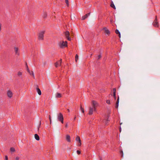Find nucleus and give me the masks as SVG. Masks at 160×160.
I'll list each match as a JSON object with an SVG mask.
<instances>
[{
	"label": "nucleus",
	"instance_id": "obj_21",
	"mask_svg": "<svg viewBox=\"0 0 160 160\" xmlns=\"http://www.w3.org/2000/svg\"><path fill=\"white\" fill-rule=\"evenodd\" d=\"M110 6L111 7L113 8L114 9H116L115 7L112 2Z\"/></svg>",
	"mask_w": 160,
	"mask_h": 160
},
{
	"label": "nucleus",
	"instance_id": "obj_12",
	"mask_svg": "<svg viewBox=\"0 0 160 160\" xmlns=\"http://www.w3.org/2000/svg\"><path fill=\"white\" fill-rule=\"evenodd\" d=\"M36 91L38 93V94L39 95H41V92L40 90V89L38 88V86H37V87L36 88Z\"/></svg>",
	"mask_w": 160,
	"mask_h": 160
},
{
	"label": "nucleus",
	"instance_id": "obj_43",
	"mask_svg": "<svg viewBox=\"0 0 160 160\" xmlns=\"http://www.w3.org/2000/svg\"><path fill=\"white\" fill-rule=\"evenodd\" d=\"M76 118V117H75L74 118V120H75V119Z\"/></svg>",
	"mask_w": 160,
	"mask_h": 160
},
{
	"label": "nucleus",
	"instance_id": "obj_39",
	"mask_svg": "<svg viewBox=\"0 0 160 160\" xmlns=\"http://www.w3.org/2000/svg\"><path fill=\"white\" fill-rule=\"evenodd\" d=\"M1 27H2V24L0 22V32L1 31Z\"/></svg>",
	"mask_w": 160,
	"mask_h": 160
},
{
	"label": "nucleus",
	"instance_id": "obj_26",
	"mask_svg": "<svg viewBox=\"0 0 160 160\" xmlns=\"http://www.w3.org/2000/svg\"><path fill=\"white\" fill-rule=\"evenodd\" d=\"M65 2L67 4V5L68 7L69 6V2L68 0H65Z\"/></svg>",
	"mask_w": 160,
	"mask_h": 160
},
{
	"label": "nucleus",
	"instance_id": "obj_3",
	"mask_svg": "<svg viewBox=\"0 0 160 160\" xmlns=\"http://www.w3.org/2000/svg\"><path fill=\"white\" fill-rule=\"evenodd\" d=\"M45 33V31L43 30L39 32L38 35V39L40 40H43L44 38V34Z\"/></svg>",
	"mask_w": 160,
	"mask_h": 160
},
{
	"label": "nucleus",
	"instance_id": "obj_45",
	"mask_svg": "<svg viewBox=\"0 0 160 160\" xmlns=\"http://www.w3.org/2000/svg\"><path fill=\"white\" fill-rule=\"evenodd\" d=\"M100 160H102V159H100Z\"/></svg>",
	"mask_w": 160,
	"mask_h": 160
},
{
	"label": "nucleus",
	"instance_id": "obj_27",
	"mask_svg": "<svg viewBox=\"0 0 160 160\" xmlns=\"http://www.w3.org/2000/svg\"><path fill=\"white\" fill-rule=\"evenodd\" d=\"M106 102L107 104H110V101L109 100H106Z\"/></svg>",
	"mask_w": 160,
	"mask_h": 160
},
{
	"label": "nucleus",
	"instance_id": "obj_22",
	"mask_svg": "<svg viewBox=\"0 0 160 160\" xmlns=\"http://www.w3.org/2000/svg\"><path fill=\"white\" fill-rule=\"evenodd\" d=\"M10 151L12 152H14L15 151V148L13 147L11 148L10 149Z\"/></svg>",
	"mask_w": 160,
	"mask_h": 160
},
{
	"label": "nucleus",
	"instance_id": "obj_36",
	"mask_svg": "<svg viewBox=\"0 0 160 160\" xmlns=\"http://www.w3.org/2000/svg\"><path fill=\"white\" fill-rule=\"evenodd\" d=\"M120 153L121 154H122V157L123 156V152L122 151H121L120 152Z\"/></svg>",
	"mask_w": 160,
	"mask_h": 160
},
{
	"label": "nucleus",
	"instance_id": "obj_29",
	"mask_svg": "<svg viewBox=\"0 0 160 160\" xmlns=\"http://www.w3.org/2000/svg\"><path fill=\"white\" fill-rule=\"evenodd\" d=\"M101 57V54H99L98 55V60Z\"/></svg>",
	"mask_w": 160,
	"mask_h": 160
},
{
	"label": "nucleus",
	"instance_id": "obj_10",
	"mask_svg": "<svg viewBox=\"0 0 160 160\" xmlns=\"http://www.w3.org/2000/svg\"><path fill=\"white\" fill-rule=\"evenodd\" d=\"M58 118L59 121L63 118V115L62 113H60L58 115Z\"/></svg>",
	"mask_w": 160,
	"mask_h": 160
},
{
	"label": "nucleus",
	"instance_id": "obj_11",
	"mask_svg": "<svg viewBox=\"0 0 160 160\" xmlns=\"http://www.w3.org/2000/svg\"><path fill=\"white\" fill-rule=\"evenodd\" d=\"M66 140L68 142H71V138L70 135H66Z\"/></svg>",
	"mask_w": 160,
	"mask_h": 160
},
{
	"label": "nucleus",
	"instance_id": "obj_33",
	"mask_svg": "<svg viewBox=\"0 0 160 160\" xmlns=\"http://www.w3.org/2000/svg\"><path fill=\"white\" fill-rule=\"evenodd\" d=\"M20 159V158L18 157V156H17L15 158V159L16 160H19Z\"/></svg>",
	"mask_w": 160,
	"mask_h": 160
},
{
	"label": "nucleus",
	"instance_id": "obj_25",
	"mask_svg": "<svg viewBox=\"0 0 160 160\" xmlns=\"http://www.w3.org/2000/svg\"><path fill=\"white\" fill-rule=\"evenodd\" d=\"M78 56L77 54H76L75 56V61L76 62H77V61L78 59Z\"/></svg>",
	"mask_w": 160,
	"mask_h": 160
},
{
	"label": "nucleus",
	"instance_id": "obj_35",
	"mask_svg": "<svg viewBox=\"0 0 160 160\" xmlns=\"http://www.w3.org/2000/svg\"><path fill=\"white\" fill-rule=\"evenodd\" d=\"M59 121L61 122L62 123H63V119H62L61 120H60Z\"/></svg>",
	"mask_w": 160,
	"mask_h": 160
},
{
	"label": "nucleus",
	"instance_id": "obj_40",
	"mask_svg": "<svg viewBox=\"0 0 160 160\" xmlns=\"http://www.w3.org/2000/svg\"><path fill=\"white\" fill-rule=\"evenodd\" d=\"M68 127V124H66V125H65V127H66V128H67V127Z\"/></svg>",
	"mask_w": 160,
	"mask_h": 160
},
{
	"label": "nucleus",
	"instance_id": "obj_15",
	"mask_svg": "<svg viewBox=\"0 0 160 160\" xmlns=\"http://www.w3.org/2000/svg\"><path fill=\"white\" fill-rule=\"evenodd\" d=\"M119 102V97H118V99H117V101L115 106V108H118Z\"/></svg>",
	"mask_w": 160,
	"mask_h": 160
},
{
	"label": "nucleus",
	"instance_id": "obj_18",
	"mask_svg": "<svg viewBox=\"0 0 160 160\" xmlns=\"http://www.w3.org/2000/svg\"><path fill=\"white\" fill-rule=\"evenodd\" d=\"M115 33L117 34H118L119 37L120 38L121 34L118 30V29H116L115 31Z\"/></svg>",
	"mask_w": 160,
	"mask_h": 160
},
{
	"label": "nucleus",
	"instance_id": "obj_6",
	"mask_svg": "<svg viewBox=\"0 0 160 160\" xmlns=\"http://www.w3.org/2000/svg\"><path fill=\"white\" fill-rule=\"evenodd\" d=\"M7 94L8 97L10 98H11L12 97L13 93L11 90H9L7 91Z\"/></svg>",
	"mask_w": 160,
	"mask_h": 160
},
{
	"label": "nucleus",
	"instance_id": "obj_20",
	"mask_svg": "<svg viewBox=\"0 0 160 160\" xmlns=\"http://www.w3.org/2000/svg\"><path fill=\"white\" fill-rule=\"evenodd\" d=\"M76 140L77 142H78L81 141L80 137L78 136L76 137Z\"/></svg>",
	"mask_w": 160,
	"mask_h": 160
},
{
	"label": "nucleus",
	"instance_id": "obj_7",
	"mask_svg": "<svg viewBox=\"0 0 160 160\" xmlns=\"http://www.w3.org/2000/svg\"><path fill=\"white\" fill-rule=\"evenodd\" d=\"M102 30L104 31V32L106 34H107L108 35H110V31L106 27H104L103 28Z\"/></svg>",
	"mask_w": 160,
	"mask_h": 160
},
{
	"label": "nucleus",
	"instance_id": "obj_44",
	"mask_svg": "<svg viewBox=\"0 0 160 160\" xmlns=\"http://www.w3.org/2000/svg\"><path fill=\"white\" fill-rule=\"evenodd\" d=\"M105 124H107V122H105Z\"/></svg>",
	"mask_w": 160,
	"mask_h": 160
},
{
	"label": "nucleus",
	"instance_id": "obj_16",
	"mask_svg": "<svg viewBox=\"0 0 160 160\" xmlns=\"http://www.w3.org/2000/svg\"><path fill=\"white\" fill-rule=\"evenodd\" d=\"M34 138L37 140L38 141L40 139L39 137L37 134L34 135Z\"/></svg>",
	"mask_w": 160,
	"mask_h": 160
},
{
	"label": "nucleus",
	"instance_id": "obj_37",
	"mask_svg": "<svg viewBox=\"0 0 160 160\" xmlns=\"http://www.w3.org/2000/svg\"><path fill=\"white\" fill-rule=\"evenodd\" d=\"M40 125H41V122H40V124L38 127V130H39V128H40Z\"/></svg>",
	"mask_w": 160,
	"mask_h": 160
},
{
	"label": "nucleus",
	"instance_id": "obj_34",
	"mask_svg": "<svg viewBox=\"0 0 160 160\" xmlns=\"http://www.w3.org/2000/svg\"><path fill=\"white\" fill-rule=\"evenodd\" d=\"M79 142V144L78 145V146H81V141L79 142Z\"/></svg>",
	"mask_w": 160,
	"mask_h": 160
},
{
	"label": "nucleus",
	"instance_id": "obj_23",
	"mask_svg": "<svg viewBox=\"0 0 160 160\" xmlns=\"http://www.w3.org/2000/svg\"><path fill=\"white\" fill-rule=\"evenodd\" d=\"M80 109H81V111H82V112L83 113H84V109L83 108H82V106L81 105H80Z\"/></svg>",
	"mask_w": 160,
	"mask_h": 160
},
{
	"label": "nucleus",
	"instance_id": "obj_24",
	"mask_svg": "<svg viewBox=\"0 0 160 160\" xmlns=\"http://www.w3.org/2000/svg\"><path fill=\"white\" fill-rule=\"evenodd\" d=\"M22 73L21 72L19 71L18 72V76H21L22 75Z\"/></svg>",
	"mask_w": 160,
	"mask_h": 160
},
{
	"label": "nucleus",
	"instance_id": "obj_9",
	"mask_svg": "<svg viewBox=\"0 0 160 160\" xmlns=\"http://www.w3.org/2000/svg\"><path fill=\"white\" fill-rule=\"evenodd\" d=\"M14 50L15 54L19 56V51L18 48V47H15L14 48Z\"/></svg>",
	"mask_w": 160,
	"mask_h": 160
},
{
	"label": "nucleus",
	"instance_id": "obj_19",
	"mask_svg": "<svg viewBox=\"0 0 160 160\" xmlns=\"http://www.w3.org/2000/svg\"><path fill=\"white\" fill-rule=\"evenodd\" d=\"M47 14L46 12H44L42 15V17L44 18H46L47 17Z\"/></svg>",
	"mask_w": 160,
	"mask_h": 160
},
{
	"label": "nucleus",
	"instance_id": "obj_1",
	"mask_svg": "<svg viewBox=\"0 0 160 160\" xmlns=\"http://www.w3.org/2000/svg\"><path fill=\"white\" fill-rule=\"evenodd\" d=\"M92 107L89 108V112L88 114L89 115H92L94 111H95L96 110V108L98 106V104L97 102L95 101H93L92 103Z\"/></svg>",
	"mask_w": 160,
	"mask_h": 160
},
{
	"label": "nucleus",
	"instance_id": "obj_30",
	"mask_svg": "<svg viewBox=\"0 0 160 160\" xmlns=\"http://www.w3.org/2000/svg\"><path fill=\"white\" fill-rule=\"evenodd\" d=\"M49 119L50 120V124H51V118L50 115H49Z\"/></svg>",
	"mask_w": 160,
	"mask_h": 160
},
{
	"label": "nucleus",
	"instance_id": "obj_38",
	"mask_svg": "<svg viewBox=\"0 0 160 160\" xmlns=\"http://www.w3.org/2000/svg\"><path fill=\"white\" fill-rule=\"evenodd\" d=\"M8 160V156H5V160Z\"/></svg>",
	"mask_w": 160,
	"mask_h": 160
},
{
	"label": "nucleus",
	"instance_id": "obj_14",
	"mask_svg": "<svg viewBox=\"0 0 160 160\" xmlns=\"http://www.w3.org/2000/svg\"><path fill=\"white\" fill-rule=\"evenodd\" d=\"M90 14V13L86 14L82 17V20H83L86 18Z\"/></svg>",
	"mask_w": 160,
	"mask_h": 160
},
{
	"label": "nucleus",
	"instance_id": "obj_42",
	"mask_svg": "<svg viewBox=\"0 0 160 160\" xmlns=\"http://www.w3.org/2000/svg\"><path fill=\"white\" fill-rule=\"evenodd\" d=\"M67 111H68V112H70L69 110V109H67Z\"/></svg>",
	"mask_w": 160,
	"mask_h": 160
},
{
	"label": "nucleus",
	"instance_id": "obj_32",
	"mask_svg": "<svg viewBox=\"0 0 160 160\" xmlns=\"http://www.w3.org/2000/svg\"><path fill=\"white\" fill-rule=\"evenodd\" d=\"M77 152L78 154H80L81 153V152L80 151L77 150Z\"/></svg>",
	"mask_w": 160,
	"mask_h": 160
},
{
	"label": "nucleus",
	"instance_id": "obj_28",
	"mask_svg": "<svg viewBox=\"0 0 160 160\" xmlns=\"http://www.w3.org/2000/svg\"><path fill=\"white\" fill-rule=\"evenodd\" d=\"M27 70L28 72L30 74H31V71L29 70V68H28V66H27Z\"/></svg>",
	"mask_w": 160,
	"mask_h": 160
},
{
	"label": "nucleus",
	"instance_id": "obj_8",
	"mask_svg": "<svg viewBox=\"0 0 160 160\" xmlns=\"http://www.w3.org/2000/svg\"><path fill=\"white\" fill-rule=\"evenodd\" d=\"M62 63V59H61L60 60L56 62L55 64V65L56 67H58L59 66H60L61 65V64Z\"/></svg>",
	"mask_w": 160,
	"mask_h": 160
},
{
	"label": "nucleus",
	"instance_id": "obj_2",
	"mask_svg": "<svg viewBox=\"0 0 160 160\" xmlns=\"http://www.w3.org/2000/svg\"><path fill=\"white\" fill-rule=\"evenodd\" d=\"M58 44L60 48H63L65 47H67V42L61 41L59 42Z\"/></svg>",
	"mask_w": 160,
	"mask_h": 160
},
{
	"label": "nucleus",
	"instance_id": "obj_17",
	"mask_svg": "<svg viewBox=\"0 0 160 160\" xmlns=\"http://www.w3.org/2000/svg\"><path fill=\"white\" fill-rule=\"evenodd\" d=\"M56 97L57 98H60L62 97V95L60 93H57L56 94Z\"/></svg>",
	"mask_w": 160,
	"mask_h": 160
},
{
	"label": "nucleus",
	"instance_id": "obj_31",
	"mask_svg": "<svg viewBox=\"0 0 160 160\" xmlns=\"http://www.w3.org/2000/svg\"><path fill=\"white\" fill-rule=\"evenodd\" d=\"M31 75H32L33 76V77H34V74L33 72L32 71L31 72V74H30Z\"/></svg>",
	"mask_w": 160,
	"mask_h": 160
},
{
	"label": "nucleus",
	"instance_id": "obj_13",
	"mask_svg": "<svg viewBox=\"0 0 160 160\" xmlns=\"http://www.w3.org/2000/svg\"><path fill=\"white\" fill-rule=\"evenodd\" d=\"M116 89L115 88H114L113 89V96L114 98L115 99H116Z\"/></svg>",
	"mask_w": 160,
	"mask_h": 160
},
{
	"label": "nucleus",
	"instance_id": "obj_41",
	"mask_svg": "<svg viewBox=\"0 0 160 160\" xmlns=\"http://www.w3.org/2000/svg\"><path fill=\"white\" fill-rule=\"evenodd\" d=\"M119 131H120V132H121V127H120V128H119Z\"/></svg>",
	"mask_w": 160,
	"mask_h": 160
},
{
	"label": "nucleus",
	"instance_id": "obj_4",
	"mask_svg": "<svg viewBox=\"0 0 160 160\" xmlns=\"http://www.w3.org/2000/svg\"><path fill=\"white\" fill-rule=\"evenodd\" d=\"M152 24L155 27H158L159 26L158 22V21L157 16L155 17V19L153 21Z\"/></svg>",
	"mask_w": 160,
	"mask_h": 160
},
{
	"label": "nucleus",
	"instance_id": "obj_5",
	"mask_svg": "<svg viewBox=\"0 0 160 160\" xmlns=\"http://www.w3.org/2000/svg\"><path fill=\"white\" fill-rule=\"evenodd\" d=\"M69 32L68 31H66L65 32V35L66 38L69 41L71 40V38L69 37Z\"/></svg>",
	"mask_w": 160,
	"mask_h": 160
}]
</instances>
